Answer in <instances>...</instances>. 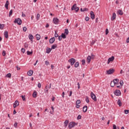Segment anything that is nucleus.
<instances>
[{
  "label": "nucleus",
  "mask_w": 129,
  "mask_h": 129,
  "mask_svg": "<svg viewBox=\"0 0 129 129\" xmlns=\"http://www.w3.org/2000/svg\"><path fill=\"white\" fill-rule=\"evenodd\" d=\"M118 82H119V80L118 79H115L113 81V83L114 84H118Z\"/></svg>",
  "instance_id": "nucleus-11"
},
{
  "label": "nucleus",
  "mask_w": 129,
  "mask_h": 129,
  "mask_svg": "<svg viewBox=\"0 0 129 129\" xmlns=\"http://www.w3.org/2000/svg\"><path fill=\"white\" fill-rule=\"evenodd\" d=\"M14 127H18V123L16 122L14 124Z\"/></svg>",
  "instance_id": "nucleus-44"
},
{
  "label": "nucleus",
  "mask_w": 129,
  "mask_h": 129,
  "mask_svg": "<svg viewBox=\"0 0 129 129\" xmlns=\"http://www.w3.org/2000/svg\"><path fill=\"white\" fill-rule=\"evenodd\" d=\"M25 48H28L29 47V45L28 44H26L24 45Z\"/></svg>",
  "instance_id": "nucleus-59"
},
{
  "label": "nucleus",
  "mask_w": 129,
  "mask_h": 129,
  "mask_svg": "<svg viewBox=\"0 0 129 129\" xmlns=\"http://www.w3.org/2000/svg\"><path fill=\"white\" fill-rule=\"evenodd\" d=\"M75 11H76V13L78 12V11H79V7H77V8L75 9Z\"/></svg>",
  "instance_id": "nucleus-47"
},
{
  "label": "nucleus",
  "mask_w": 129,
  "mask_h": 129,
  "mask_svg": "<svg viewBox=\"0 0 129 129\" xmlns=\"http://www.w3.org/2000/svg\"><path fill=\"white\" fill-rule=\"evenodd\" d=\"M114 85H115V84L114 83H113V81H111V83H110L111 87H114Z\"/></svg>",
  "instance_id": "nucleus-33"
},
{
  "label": "nucleus",
  "mask_w": 129,
  "mask_h": 129,
  "mask_svg": "<svg viewBox=\"0 0 129 129\" xmlns=\"http://www.w3.org/2000/svg\"><path fill=\"white\" fill-rule=\"evenodd\" d=\"M113 60H114V56H112L111 57H109L108 59L107 64H109L110 63V62H112V61H113Z\"/></svg>",
  "instance_id": "nucleus-7"
},
{
  "label": "nucleus",
  "mask_w": 129,
  "mask_h": 129,
  "mask_svg": "<svg viewBox=\"0 0 129 129\" xmlns=\"http://www.w3.org/2000/svg\"><path fill=\"white\" fill-rule=\"evenodd\" d=\"M36 38L37 40V41H39V40H40V39H41V35H40V34H36Z\"/></svg>",
  "instance_id": "nucleus-24"
},
{
  "label": "nucleus",
  "mask_w": 129,
  "mask_h": 129,
  "mask_svg": "<svg viewBox=\"0 0 129 129\" xmlns=\"http://www.w3.org/2000/svg\"><path fill=\"white\" fill-rule=\"evenodd\" d=\"M21 51H22V52L23 53H25L26 50L25 49V48H22L21 49Z\"/></svg>",
  "instance_id": "nucleus-54"
},
{
  "label": "nucleus",
  "mask_w": 129,
  "mask_h": 129,
  "mask_svg": "<svg viewBox=\"0 0 129 129\" xmlns=\"http://www.w3.org/2000/svg\"><path fill=\"white\" fill-rule=\"evenodd\" d=\"M91 97L94 101H97V98H96V96H95V94L93 93V92L91 93Z\"/></svg>",
  "instance_id": "nucleus-3"
},
{
  "label": "nucleus",
  "mask_w": 129,
  "mask_h": 129,
  "mask_svg": "<svg viewBox=\"0 0 129 129\" xmlns=\"http://www.w3.org/2000/svg\"><path fill=\"white\" fill-rule=\"evenodd\" d=\"M12 15H13V10H10L9 15V17H11Z\"/></svg>",
  "instance_id": "nucleus-39"
},
{
  "label": "nucleus",
  "mask_w": 129,
  "mask_h": 129,
  "mask_svg": "<svg viewBox=\"0 0 129 129\" xmlns=\"http://www.w3.org/2000/svg\"><path fill=\"white\" fill-rule=\"evenodd\" d=\"M114 94H115L116 96H119V95L121 94V92L119 90H116L115 91H114Z\"/></svg>",
  "instance_id": "nucleus-5"
},
{
  "label": "nucleus",
  "mask_w": 129,
  "mask_h": 129,
  "mask_svg": "<svg viewBox=\"0 0 129 129\" xmlns=\"http://www.w3.org/2000/svg\"><path fill=\"white\" fill-rule=\"evenodd\" d=\"M27 55H32L33 54V51H27Z\"/></svg>",
  "instance_id": "nucleus-31"
},
{
  "label": "nucleus",
  "mask_w": 129,
  "mask_h": 129,
  "mask_svg": "<svg viewBox=\"0 0 129 129\" xmlns=\"http://www.w3.org/2000/svg\"><path fill=\"white\" fill-rule=\"evenodd\" d=\"M87 60L88 63H90V61H91V56L89 55L87 58Z\"/></svg>",
  "instance_id": "nucleus-20"
},
{
  "label": "nucleus",
  "mask_w": 129,
  "mask_h": 129,
  "mask_svg": "<svg viewBox=\"0 0 129 129\" xmlns=\"http://www.w3.org/2000/svg\"><path fill=\"white\" fill-rule=\"evenodd\" d=\"M54 42H55V37L51 38L49 39V43L50 44H53V43H54Z\"/></svg>",
  "instance_id": "nucleus-14"
},
{
  "label": "nucleus",
  "mask_w": 129,
  "mask_h": 129,
  "mask_svg": "<svg viewBox=\"0 0 129 129\" xmlns=\"http://www.w3.org/2000/svg\"><path fill=\"white\" fill-rule=\"evenodd\" d=\"M32 96L34 98H36V97H37V92L36 91L33 92V93L32 94Z\"/></svg>",
  "instance_id": "nucleus-23"
},
{
  "label": "nucleus",
  "mask_w": 129,
  "mask_h": 129,
  "mask_svg": "<svg viewBox=\"0 0 129 129\" xmlns=\"http://www.w3.org/2000/svg\"><path fill=\"white\" fill-rule=\"evenodd\" d=\"M115 18H116V14L115 13L112 14V17L111 18V21H114L115 20Z\"/></svg>",
  "instance_id": "nucleus-12"
},
{
  "label": "nucleus",
  "mask_w": 129,
  "mask_h": 129,
  "mask_svg": "<svg viewBox=\"0 0 129 129\" xmlns=\"http://www.w3.org/2000/svg\"><path fill=\"white\" fill-rule=\"evenodd\" d=\"M113 129H117L116 127V125L113 124Z\"/></svg>",
  "instance_id": "nucleus-52"
},
{
  "label": "nucleus",
  "mask_w": 129,
  "mask_h": 129,
  "mask_svg": "<svg viewBox=\"0 0 129 129\" xmlns=\"http://www.w3.org/2000/svg\"><path fill=\"white\" fill-rule=\"evenodd\" d=\"M33 73H34L33 71L29 70V71L27 72V75H28V76H32L33 75Z\"/></svg>",
  "instance_id": "nucleus-13"
},
{
  "label": "nucleus",
  "mask_w": 129,
  "mask_h": 129,
  "mask_svg": "<svg viewBox=\"0 0 129 129\" xmlns=\"http://www.w3.org/2000/svg\"><path fill=\"white\" fill-rule=\"evenodd\" d=\"M6 77H7L8 78H11V77H12V74H11V73H9L6 75Z\"/></svg>",
  "instance_id": "nucleus-32"
},
{
  "label": "nucleus",
  "mask_w": 129,
  "mask_h": 129,
  "mask_svg": "<svg viewBox=\"0 0 129 129\" xmlns=\"http://www.w3.org/2000/svg\"><path fill=\"white\" fill-rule=\"evenodd\" d=\"M90 16L92 20H94V19H95V15H94V12H93V11L90 12Z\"/></svg>",
  "instance_id": "nucleus-8"
},
{
  "label": "nucleus",
  "mask_w": 129,
  "mask_h": 129,
  "mask_svg": "<svg viewBox=\"0 0 129 129\" xmlns=\"http://www.w3.org/2000/svg\"><path fill=\"white\" fill-rule=\"evenodd\" d=\"M28 37L29 40H30V41L33 42V39H34V36H33V35H32L31 34H29Z\"/></svg>",
  "instance_id": "nucleus-10"
},
{
  "label": "nucleus",
  "mask_w": 129,
  "mask_h": 129,
  "mask_svg": "<svg viewBox=\"0 0 129 129\" xmlns=\"http://www.w3.org/2000/svg\"><path fill=\"white\" fill-rule=\"evenodd\" d=\"M4 35L6 39H8V38H9V32L8 31H5Z\"/></svg>",
  "instance_id": "nucleus-15"
},
{
  "label": "nucleus",
  "mask_w": 129,
  "mask_h": 129,
  "mask_svg": "<svg viewBox=\"0 0 129 129\" xmlns=\"http://www.w3.org/2000/svg\"><path fill=\"white\" fill-rule=\"evenodd\" d=\"M129 112V110H124V113L125 114H127Z\"/></svg>",
  "instance_id": "nucleus-45"
},
{
  "label": "nucleus",
  "mask_w": 129,
  "mask_h": 129,
  "mask_svg": "<svg viewBox=\"0 0 129 129\" xmlns=\"http://www.w3.org/2000/svg\"><path fill=\"white\" fill-rule=\"evenodd\" d=\"M64 34H66V35H68V34H69V30H68V29H66L64 30Z\"/></svg>",
  "instance_id": "nucleus-30"
},
{
  "label": "nucleus",
  "mask_w": 129,
  "mask_h": 129,
  "mask_svg": "<svg viewBox=\"0 0 129 129\" xmlns=\"http://www.w3.org/2000/svg\"><path fill=\"white\" fill-rule=\"evenodd\" d=\"M36 19H37V21L40 20V14H37Z\"/></svg>",
  "instance_id": "nucleus-41"
},
{
  "label": "nucleus",
  "mask_w": 129,
  "mask_h": 129,
  "mask_svg": "<svg viewBox=\"0 0 129 129\" xmlns=\"http://www.w3.org/2000/svg\"><path fill=\"white\" fill-rule=\"evenodd\" d=\"M86 102L87 103H89V98L88 96L86 97Z\"/></svg>",
  "instance_id": "nucleus-36"
},
{
  "label": "nucleus",
  "mask_w": 129,
  "mask_h": 129,
  "mask_svg": "<svg viewBox=\"0 0 129 129\" xmlns=\"http://www.w3.org/2000/svg\"><path fill=\"white\" fill-rule=\"evenodd\" d=\"M13 106H14V108H16V107H17V106H18V105H17V104H14V105H13Z\"/></svg>",
  "instance_id": "nucleus-61"
},
{
  "label": "nucleus",
  "mask_w": 129,
  "mask_h": 129,
  "mask_svg": "<svg viewBox=\"0 0 129 129\" xmlns=\"http://www.w3.org/2000/svg\"><path fill=\"white\" fill-rule=\"evenodd\" d=\"M9 1H7L5 5V7L6 10H9Z\"/></svg>",
  "instance_id": "nucleus-16"
},
{
  "label": "nucleus",
  "mask_w": 129,
  "mask_h": 129,
  "mask_svg": "<svg viewBox=\"0 0 129 129\" xmlns=\"http://www.w3.org/2000/svg\"><path fill=\"white\" fill-rule=\"evenodd\" d=\"M14 23H15L19 26H21V25H22V21L20 18H17L15 19V21H14Z\"/></svg>",
  "instance_id": "nucleus-1"
},
{
  "label": "nucleus",
  "mask_w": 129,
  "mask_h": 129,
  "mask_svg": "<svg viewBox=\"0 0 129 129\" xmlns=\"http://www.w3.org/2000/svg\"><path fill=\"white\" fill-rule=\"evenodd\" d=\"M108 34V29H106V35H107Z\"/></svg>",
  "instance_id": "nucleus-63"
},
{
  "label": "nucleus",
  "mask_w": 129,
  "mask_h": 129,
  "mask_svg": "<svg viewBox=\"0 0 129 129\" xmlns=\"http://www.w3.org/2000/svg\"><path fill=\"white\" fill-rule=\"evenodd\" d=\"M126 43H129V37L127 38V39L126 40Z\"/></svg>",
  "instance_id": "nucleus-62"
},
{
  "label": "nucleus",
  "mask_w": 129,
  "mask_h": 129,
  "mask_svg": "<svg viewBox=\"0 0 129 129\" xmlns=\"http://www.w3.org/2000/svg\"><path fill=\"white\" fill-rule=\"evenodd\" d=\"M118 14H119V15H120V16H122L123 15V12H122V11H121V10H118Z\"/></svg>",
  "instance_id": "nucleus-27"
},
{
  "label": "nucleus",
  "mask_w": 129,
  "mask_h": 129,
  "mask_svg": "<svg viewBox=\"0 0 129 129\" xmlns=\"http://www.w3.org/2000/svg\"><path fill=\"white\" fill-rule=\"evenodd\" d=\"M61 40H62V36H58V40L61 41Z\"/></svg>",
  "instance_id": "nucleus-57"
},
{
  "label": "nucleus",
  "mask_w": 129,
  "mask_h": 129,
  "mask_svg": "<svg viewBox=\"0 0 129 129\" xmlns=\"http://www.w3.org/2000/svg\"><path fill=\"white\" fill-rule=\"evenodd\" d=\"M82 117V116H81V115H78V116L77 117V119H81Z\"/></svg>",
  "instance_id": "nucleus-48"
},
{
  "label": "nucleus",
  "mask_w": 129,
  "mask_h": 129,
  "mask_svg": "<svg viewBox=\"0 0 129 129\" xmlns=\"http://www.w3.org/2000/svg\"><path fill=\"white\" fill-rule=\"evenodd\" d=\"M115 86H116V87L117 88L120 89L121 88V86H119L118 84H115Z\"/></svg>",
  "instance_id": "nucleus-43"
},
{
  "label": "nucleus",
  "mask_w": 129,
  "mask_h": 129,
  "mask_svg": "<svg viewBox=\"0 0 129 129\" xmlns=\"http://www.w3.org/2000/svg\"><path fill=\"white\" fill-rule=\"evenodd\" d=\"M68 123H69V120H66L64 122V125L65 126V127H67V125H68Z\"/></svg>",
  "instance_id": "nucleus-18"
},
{
  "label": "nucleus",
  "mask_w": 129,
  "mask_h": 129,
  "mask_svg": "<svg viewBox=\"0 0 129 129\" xmlns=\"http://www.w3.org/2000/svg\"><path fill=\"white\" fill-rule=\"evenodd\" d=\"M54 37L55 38H57V37H59V35L57 33V31H55V34H54Z\"/></svg>",
  "instance_id": "nucleus-38"
},
{
  "label": "nucleus",
  "mask_w": 129,
  "mask_h": 129,
  "mask_svg": "<svg viewBox=\"0 0 129 129\" xmlns=\"http://www.w3.org/2000/svg\"><path fill=\"white\" fill-rule=\"evenodd\" d=\"M114 72V70L113 69H110L108 71H107V73L108 75L112 74Z\"/></svg>",
  "instance_id": "nucleus-9"
},
{
  "label": "nucleus",
  "mask_w": 129,
  "mask_h": 129,
  "mask_svg": "<svg viewBox=\"0 0 129 129\" xmlns=\"http://www.w3.org/2000/svg\"><path fill=\"white\" fill-rule=\"evenodd\" d=\"M87 11H88V9L87 8H84L83 9V12H87Z\"/></svg>",
  "instance_id": "nucleus-58"
},
{
  "label": "nucleus",
  "mask_w": 129,
  "mask_h": 129,
  "mask_svg": "<svg viewBox=\"0 0 129 129\" xmlns=\"http://www.w3.org/2000/svg\"><path fill=\"white\" fill-rule=\"evenodd\" d=\"M83 112H86L87 111V106L85 105L83 107Z\"/></svg>",
  "instance_id": "nucleus-19"
},
{
  "label": "nucleus",
  "mask_w": 129,
  "mask_h": 129,
  "mask_svg": "<svg viewBox=\"0 0 129 129\" xmlns=\"http://www.w3.org/2000/svg\"><path fill=\"white\" fill-rule=\"evenodd\" d=\"M14 104H17V105L19 106V101H15Z\"/></svg>",
  "instance_id": "nucleus-53"
},
{
  "label": "nucleus",
  "mask_w": 129,
  "mask_h": 129,
  "mask_svg": "<svg viewBox=\"0 0 129 129\" xmlns=\"http://www.w3.org/2000/svg\"><path fill=\"white\" fill-rule=\"evenodd\" d=\"M2 55L4 56H6V51H5V50H3V53H2Z\"/></svg>",
  "instance_id": "nucleus-49"
},
{
  "label": "nucleus",
  "mask_w": 129,
  "mask_h": 129,
  "mask_svg": "<svg viewBox=\"0 0 129 129\" xmlns=\"http://www.w3.org/2000/svg\"><path fill=\"white\" fill-rule=\"evenodd\" d=\"M81 103V101L80 100H77L76 101V104H80Z\"/></svg>",
  "instance_id": "nucleus-40"
},
{
  "label": "nucleus",
  "mask_w": 129,
  "mask_h": 129,
  "mask_svg": "<svg viewBox=\"0 0 129 129\" xmlns=\"http://www.w3.org/2000/svg\"><path fill=\"white\" fill-rule=\"evenodd\" d=\"M72 93H73V92L72 91H70V94L69 95V96H72Z\"/></svg>",
  "instance_id": "nucleus-51"
},
{
  "label": "nucleus",
  "mask_w": 129,
  "mask_h": 129,
  "mask_svg": "<svg viewBox=\"0 0 129 129\" xmlns=\"http://www.w3.org/2000/svg\"><path fill=\"white\" fill-rule=\"evenodd\" d=\"M49 90L48 89H44V92H45V93H48V91Z\"/></svg>",
  "instance_id": "nucleus-60"
},
{
  "label": "nucleus",
  "mask_w": 129,
  "mask_h": 129,
  "mask_svg": "<svg viewBox=\"0 0 129 129\" xmlns=\"http://www.w3.org/2000/svg\"><path fill=\"white\" fill-rule=\"evenodd\" d=\"M117 103L119 106H121V105H122V103H121L120 99L118 100Z\"/></svg>",
  "instance_id": "nucleus-21"
},
{
  "label": "nucleus",
  "mask_w": 129,
  "mask_h": 129,
  "mask_svg": "<svg viewBox=\"0 0 129 129\" xmlns=\"http://www.w3.org/2000/svg\"><path fill=\"white\" fill-rule=\"evenodd\" d=\"M75 125H76V123H75V122H70L69 124V128L70 129L72 128V127H74V126H75Z\"/></svg>",
  "instance_id": "nucleus-4"
},
{
  "label": "nucleus",
  "mask_w": 129,
  "mask_h": 129,
  "mask_svg": "<svg viewBox=\"0 0 129 129\" xmlns=\"http://www.w3.org/2000/svg\"><path fill=\"white\" fill-rule=\"evenodd\" d=\"M95 40H92V42L91 43V46H92L93 45L95 44Z\"/></svg>",
  "instance_id": "nucleus-35"
},
{
  "label": "nucleus",
  "mask_w": 129,
  "mask_h": 129,
  "mask_svg": "<svg viewBox=\"0 0 129 129\" xmlns=\"http://www.w3.org/2000/svg\"><path fill=\"white\" fill-rule=\"evenodd\" d=\"M38 88H41V87L42 86V85L41 84V83H38V85H37Z\"/></svg>",
  "instance_id": "nucleus-50"
},
{
  "label": "nucleus",
  "mask_w": 129,
  "mask_h": 129,
  "mask_svg": "<svg viewBox=\"0 0 129 129\" xmlns=\"http://www.w3.org/2000/svg\"><path fill=\"white\" fill-rule=\"evenodd\" d=\"M60 22V20L59 19H57V18H53V23L54 24V25H58V23Z\"/></svg>",
  "instance_id": "nucleus-6"
},
{
  "label": "nucleus",
  "mask_w": 129,
  "mask_h": 129,
  "mask_svg": "<svg viewBox=\"0 0 129 129\" xmlns=\"http://www.w3.org/2000/svg\"><path fill=\"white\" fill-rule=\"evenodd\" d=\"M21 97L22 98V100H23V101H26V96H21Z\"/></svg>",
  "instance_id": "nucleus-37"
},
{
  "label": "nucleus",
  "mask_w": 129,
  "mask_h": 129,
  "mask_svg": "<svg viewBox=\"0 0 129 129\" xmlns=\"http://www.w3.org/2000/svg\"><path fill=\"white\" fill-rule=\"evenodd\" d=\"M76 62V60L73 58H72L68 60V62L70 63L71 66H73Z\"/></svg>",
  "instance_id": "nucleus-2"
},
{
  "label": "nucleus",
  "mask_w": 129,
  "mask_h": 129,
  "mask_svg": "<svg viewBox=\"0 0 129 129\" xmlns=\"http://www.w3.org/2000/svg\"><path fill=\"white\" fill-rule=\"evenodd\" d=\"M57 44H55L54 45H52V46H51V49H56V48L57 47Z\"/></svg>",
  "instance_id": "nucleus-25"
},
{
  "label": "nucleus",
  "mask_w": 129,
  "mask_h": 129,
  "mask_svg": "<svg viewBox=\"0 0 129 129\" xmlns=\"http://www.w3.org/2000/svg\"><path fill=\"white\" fill-rule=\"evenodd\" d=\"M82 65H85V59H83L82 60Z\"/></svg>",
  "instance_id": "nucleus-42"
},
{
  "label": "nucleus",
  "mask_w": 129,
  "mask_h": 129,
  "mask_svg": "<svg viewBox=\"0 0 129 129\" xmlns=\"http://www.w3.org/2000/svg\"><path fill=\"white\" fill-rule=\"evenodd\" d=\"M23 31L24 32H26L27 31V27H24L23 28Z\"/></svg>",
  "instance_id": "nucleus-46"
},
{
  "label": "nucleus",
  "mask_w": 129,
  "mask_h": 129,
  "mask_svg": "<svg viewBox=\"0 0 129 129\" xmlns=\"http://www.w3.org/2000/svg\"><path fill=\"white\" fill-rule=\"evenodd\" d=\"M85 20L87 22H88V21H89V17H86Z\"/></svg>",
  "instance_id": "nucleus-55"
},
{
  "label": "nucleus",
  "mask_w": 129,
  "mask_h": 129,
  "mask_svg": "<svg viewBox=\"0 0 129 129\" xmlns=\"http://www.w3.org/2000/svg\"><path fill=\"white\" fill-rule=\"evenodd\" d=\"M61 36V38H62L63 39H66L67 38L66 34H65V33H62Z\"/></svg>",
  "instance_id": "nucleus-29"
},
{
  "label": "nucleus",
  "mask_w": 129,
  "mask_h": 129,
  "mask_svg": "<svg viewBox=\"0 0 129 129\" xmlns=\"http://www.w3.org/2000/svg\"><path fill=\"white\" fill-rule=\"evenodd\" d=\"M77 8V6L76 5V4H74L71 8L72 11H74L75 10V9Z\"/></svg>",
  "instance_id": "nucleus-22"
},
{
  "label": "nucleus",
  "mask_w": 129,
  "mask_h": 129,
  "mask_svg": "<svg viewBox=\"0 0 129 129\" xmlns=\"http://www.w3.org/2000/svg\"><path fill=\"white\" fill-rule=\"evenodd\" d=\"M118 84L120 85V86H122L123 85V81L121 80L119 83H118Z\"/></svg>",
  "instance_id": "nucleus-34"
},
{
  "label": "nucleus",
  "mask_w": 129,
  "mask_h": 129,
  "mask_svg": "<svg viewBox=\"0 0 129 129\" xmlns=\"http://www.w3.org/2000/svg\"><path fill=\"white\" fill-rule=\"evenodd\" d=\"M45 65H49V61H45Z\"/></svg>",
  "instance_id": "nucleus-56"
},
{
  "label": "nucleus",
  "mask_w": 129,
  "mask_h": 129,
  "mask_svg": "<svg viewBox=\"0 0 129 129\" xmlns=\"http://www.w3.org/2000/svg\"><path fill=\"white\" fill-rule=\"evenodd\" d=\"M91 59H94V55H93V54H91Z\"/></svg>",
  "instance_id": "nucleus-64"
},
{
  "label": "nucleus",
  "mask_w": 129,
  "mask_h": 129,
  "mask_svg": "<svg viewBox=\"0 0 129 129\" xmlns=\"http://www.w3.org/2000/svg\"><path fill=\"white\" fill-rule=\"evenodd\" d=\"M51 51H52V49L50 48L47 47L46 48V53H47V54H50V53H51Z\"/></svg>",
  "instance_id": "nucleus-17"
},
{
  "label": "nucleus",
  "mask_w": 129,
  "mask_h": 129,
  "mask_svg": "<svg viewBox=\"0 0 129 129\" xmlns=\"http://www.w3.org/2000/svg\"><path fill=\"white\" fill-rule=\"evenodd\" d=\"M79 66V62L77 61L75 63V68H77V67H78Z\"/></svg>",
  "instance_id": "nucleus-28"
},
{
  "label": "nucleus",
  "mask_w": 129,
  "mask_h": 129,
  "mask_svg": "<svg viewBox=\"0 0 129 129\" xmlns=\"http://www.w3.org/2000/svg\"><path fill=\"white\" fill-rule=\"evenodd\" d=\"M5 28V24H0V30H4Z\"/></svg>",
  "instance_id": "nucleus-26"
}]
</instances>
